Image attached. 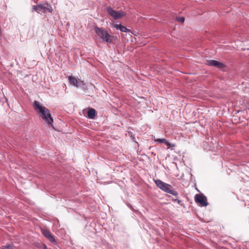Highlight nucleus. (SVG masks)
<instances>
[{
    "mask_svg": "<svg viewBox=\"0 0 249 249\" xmlns=\"http://www.w3.org/2000/svg\"><path fill=\"white\" fill-rule=\"evenodd\" d=\"M34 108L39 112V117L45 122L48 127L54 128L53 125V119L49 110L40 105L39 102L36 101L34 102Z\"/></svg>",
    "mask_w": 249,
    "mask_h": 249,
    "instance_id": "f257e3e1",
    "label": "nucleus"
},
{
    "mask_svg": "<svg viewBox=\"0 0 249 249\" xmlns=\"http://www.w3.org/2000/svg\"><path fill=\"white\" fill-rule=\"evenodd\" d=\"M157 186L163 191L172 194L173 196H177L178 193L172 189V187L170 184L166 183L160 179L154 180Z\"/></svg>",
    "mask_w": 249,
    "mask_h": 249,
    "instance_id": "f03ea898",
    "label": "nucleus"
},
{
    "mask_svg": "<svg viewBox=\"0 0 249 249\" xmlns=\"http://www.w3.org/2000/svg\"><path fill=\"white\" fill-rule=\"evenodd\" d=\"M94 30L96 34L103 41L107 43H111L112 41L113 36H110L103 28L95 27Z\"/></svg>",
    "mask_w": 249,
    "mask_h": 249,
    "instance_id": "7ed1b4c3",
    "label": "nucleus"
},
{
    "mask_svg": "<svg viewBox=\"0 0 249 249\" xmlns=\"http://www.w3.org/2000/svg\"><path fill=\"white\" fill-rule=\"evenodd\" d=\"M33 9L37 13L40 14L41 13L49 12L52 13L53 11L51 5L47 3L38 4L36 5H34L32 7Z\"/></svg>",
    "mask_w": 249,
    "mask_h": 249,
    "instance_id": "20e7f679",
    "label": "nucleus"
},
{
    "mask_svg": "<svg viewBox=\"0 0 249 249\" xmlns=\"http://www.w3.org/2000/svg\"><path fill=\"white\" fill-rule=\"evenodd\" d=\"M108 14L114 19H118L125 16V13L122 11H116L111 7L107 8Z\"/></svg>",
    "mask_w": 249,
    "mask_h": 249,
    "instance_id": "39448f33",
    "label": "nucleus"
},
{
    "mask_svg": "<svg viewBox=\"0 0 249 249\" xmlns=\"http://www.w3.org/2000/svg\"><path fill=\"white\" fill-rule=\"evenodd\" d=\"M195 201L199 203L201 206H206L208 205L206 197L203 195L196 194L195 196Z\"/></svg>",
    "mask_w": 249,
    "mask_h": 249,
    "instance_id": "423d86ee",
    "label": "nucleus"
},
{
    "mask_svg": "<svg viewBox=\"0 0 249 249\" xmlns=\"http://www.w3.org/2000/svg\"><path fill=\"white\" fill-rule=\"evenodd\" d=\"M68 79L71 85L77 88L84 86L85 84L83 81H78L75 78L71 76H69Z\"/></svg>",
    "mask_w": 249,
    "mask_h": 249,
    "instance_id": "0eeeda50",
    "label": "nucleus"
},
{
    "mask_svg": "<svg viewBox=\"0 0 249 249\" xmlns=\"http://www.w3.org/2000/svg\"><path fill=\"white\" fill-rule=\"evenodd\" d=\"M207 64L209 66H215L218 68H222L225 67L224 64L214 60H207Z\"/></svg>",
    "mask_w": 249,
    "mask_h": 249,
    "instance_id": "6e6552de",
    "label": "nucleus"
},
{
    "mask_svg": "<svg viewBox=\"0 0 249 249\" xmlns=\"http://www.w3.org/2000/svg\"><path fill=\"white\" fill-rule=\"evenodd\" d=\"M41 231L42 234L48 238V240L52 243H56L54 237L51 234L49 230L46 229H42L41 230Z\"/></svg>",
    "mask_w": 249,
    "mask_h": 249,
    "instance_id": "1a4fd4ad",
    "label": "nucleus"
},
{
    "mask_svg": "<svg viewBox=\"0 0 249 249\" xmlns=\"http://www.w3.org/2000/svg\"><path fill=\"white\" fill-rule=\"evenodd\" d=\"M113 27H115L117 30H120L121 31L123 32H127L128 30L124 26L121 24H115L113 25Z\"/></svg>",
    "mask_w": 249,
    "mask_h": 249,
    "instance_id": "9d476101",
    "label": "nucleus"
},
{
    "mask_svg": "<svg viewBox=\"0 0 249 249\" xmlns=\"http://www.w3.org/2000/svg\"><path fill=\"white\" fill-rule=\"evenodd\" d=\"M95 116V110L94 109L90 108L88 111V117L90 119H94Z\"/></svg>",
    "mask_w": 249,
    "mask_h": 249,
    "instance_id": "9b49d317",
    "label": "nucleus"
},
{
    "mask_svg": "<svg viewBox=\"0 0 249 249\" xmlns=\"http://www.w3.org/2000/svg\"><path fill=\"white\" fill-rule=\"evenodd\" d=\"M155 142H159V143H163L168 146L169 148L171 146L170 143L165 139H158L155 140Z\"/></svg>",
    "mask_w": 249,
    "mask_h": 249,
    "instance_id": "f8f14e48",
    "label": "nucleus"
},
{
    "mask_svg": "<svg viewBox=\"0 0 249 249\" xmlns=\"http://www.w3.org/2000/svg\"><path fill=\"white\" fill-rule=\"evenodd\" d=\"M177 20L180 22H183L184 21V18L183 17H177L176 18Z\"/></svg>",
    "mask_w": 249,
    "mask_h": 249,
    "instance_id": "ddd939ff",
    "label": "nucleus"
},
{
    "mask_svg": "<svg viewBox=\"0 0 249 249\" xmlns=\"http://www.w3.org/2000/svg\"><path fill=\"white\" fill-rule=\"evenodd\" d=\"M3 249H13V248L11 245H8L5 246Z\"/></svg>",
    "mask_w": 249,
    "mask_h": 249,
    "instance_id": "4468645a",
    "label": "nucleus"
},
{
    "mask_svg": "<svg viewBox=\"0 0 249 249\" xmlns=\"http://www.w3.org/2000/svg\"><path fill=\"white\" fill-rule=\"evenodd\" d=\"M43 248L44 249H48L47 247V246L45 245V244H43Z\"/></svg>",
    "mask_w": 249,
    "mask_h": 249,
    "instance_id": "2eb2a0df",
    "label": "nucleus"
}]
</instances>
